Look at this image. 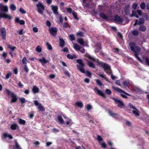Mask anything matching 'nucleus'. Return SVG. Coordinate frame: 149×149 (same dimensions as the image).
Listing matches in <instances>:
<instances>
[{"label": "nucleus", "instance_id": "obj_1", "mask_svg": "<svg viewBox=\"0 0 149 149\" xmlns=\"http://www.w3.org/2000/svg\"><path fill=\"white\" fill-rule=\"evenodd\" d=\"M131 50L134 52V54L137 59L140 61L142 62V60L138 56L139 53L141 51L140 48L138 46L136 45L135 43L131 42L129 44Z\"/></svg>", "mask_w": 149, "mask_h": 149}, {"label": "nucleus", "instance_id": "obj_2", "mask_svg": "<svg viewBox=\"0 0 149 149\" xmlns=\"http://www.w3.org/2000/svg\"><path fill=\"white\" fill-rule=\"evenodd\" d=\"M87 57L91 61H96L97 63H99L101 64L102 66L104 68V70L107 73H110L111 72L110 71V67L108 64L101 62H100L98 60L95 59L94 58L91 57L89 55H87Z\"/></svg>", "mask_w": 149, "mask_h": 149}, {"label": "nucleus", "instance_id": "obj_3", "mask_svg": "<svg viewBox=\"0 0 149 149\" xmlns=\"http://www.w3.org/2000/svg\"><path fill=\"white\" fill-rule=\"evenodd\" d=\"M77 62L79 64L77 65V68L80 71L83 73H85V70L84 68V64L83 63L82 60L81 59H79L77 60Z\"/></svg>", "mask_w": 149, "mask_h": 149}, {"label": "nucleus", "instance_id": "obj_4", "mask_svg": "<svg viewBox=\"0 0 149 149\" xmlns=\"http://www.w3.org/2000/svg\"><path fill=\"white\" fill-rule=\"evenodd\" d=\"M6 91L7 93L8 97H11L12 98L10 102L13 103L16 102L17 100L16 95L14 93L8 90H6Z\"/></svg>", "mask_w": 149, "mask_h": 149}, {"label": "nucleus", "instance_id": "obj_5", "mask_svg": "<svg viewBox=\"0 0 149 149\" xmlns=\"http://www.w3.org/2000/svg\"><path fill=\"white\" fill-rule=\"evenodd\" d=\"M112 88L115 91H116L118 92L121 93L120 95L123 97L124 98H127V97L125 95L123 94L122 93H124V94L129 96H130V95L129 94L127 93L126 92L124 91L123 90L118 88H116L114 86H112Z\"/></svg>", "mask_w": 149, "mask_h": 149}, {"label": "nucleus", "instance_id": "obj_6", "mask_svg": "<svg viewBox=\"0 0 149 149\" xmlns=\"http://www.w3.org/2000/svg\"><path fill=\"white\" fill-rule=\"evenodd\" d=\"M34 103L35 106L38 107V109L40 111H43L45 110L44 107L41 103H39L37 100H34Z\"/></svg>", "mask_w": 149, "mask_h": 149}, {"label": "nucleus", "instance_id": "obj_7", "mask_svg": "<svg viewBox=\"0 0 149 149\" xmlns=\"http://www.w3.org/2000/svg\"><path fill=\"white\" fill-rule=\"evenodd\" d=\"M38 9V12L41 14H42L43 11L45 9V8L43 5L41 3H39L36 5Z\"/></svg>", "mask_w": 149, "mask_h": 149}, {"label": "nucleus", "instance_id": "obj_8", "mask_svg": "<svg viewBox=\"0 0 149 149\" xmlns=\"http://www.w3.org/2000/svg\"><path fill=\"white\" fill-rule=\"evenodd\" d=\"M112 99L114 101L116 104H118V106L120 108H121L124 106V104L122 101L117 98L113 97Z\"/></svg>", "mask_w": 149, "mask_h": 149}, {"label": "nucleus", "instance_id": "obj_9", "mask_svg": "<svg viewBox=\"0 0 149 149\" xmlns=\"http://www.w3.org/2000/svg\"><path fill=\"white\" fill-rule=\"evenodd\" d=\"M6 32L5 29L4 27L1 28L0 29V36L2 37L3 40L5 39Z\"/></svg>", "mask_w": 149, "mask_h": 149}, {"label": "nucleus", "instance_id": "obj_10", "mask_svg": "<svg viewBox=\"0 0 149 149\" xmlns=\"http://www.w3.org/2000/svg\"><path fill=\"white\" fill-rule=\"evenodd\" d=\"M49 31L51 34L54 36H55L56 35L57 31L56 28L51 27L49 28Z\"/></svg>", "mask_w": 149, "mask_h": 149}, {"label": "nucleus", "instance_id": "obj_11", "mask_svg": "<svg viewBox=\"0 0 149 149\" xmlns=\"http://www.w3.org/2000/svg\"><path fill=\"white\" fill-rule=\"evenodd\" d=\"M0 9L1 11L5 12H7L8 11V8L7 6L2 3H0Z\"/></svg>", "mask_w": 149, "mask_h": 149}, {"label": "nucleus", "instance_id": "obj_12", "mask_svg": "<svg viewBox=\"0 0 149 149\" xmlns=\"http://www.w3.org/2000/svg\"><path fill=\"white\" fill-rule=\"evenodd\" d=\"M94 90L95 91H96L97 92V93L99 95L102 96L105 98H106V95L102 91L98 90V88H95Z\"/></svg>", "mask_w": 149, "mask_h": 149}, {"label": "nucleus", "instance_id": "obj_13", "mask_svg": "<svg viewBox=\"0 0 149 149\" xmlns=\"http://www.w3.org/2000/svg\"><path fill=\"white\" fill-rule=\"evenodd\" d=\"M124 10L126 14L127 15H129L131 11L130 5H127L124 8Z\"/></svg>", "mask_w": 149, "mask_h": 149}, {"label": "nucleus", "instance_id": "obj_14", "mask_svg": "<svg viewBox=\"0 0 149 149\" xmlns=\"http://www.w3.org/2000/svg\"><path fill=\"white\" fill-rule=\"evenodd\" d=\"M38 60L43 66H44L45 63L49 62V61L46 60L44 57H43L39 59Z\"/></svg>", "mask_w": 149, "mask_h": 149}, {"label": "nucleus", "instance_id": "obj_15", "mask_svg": "<svg viewBox=\"0 0 149 149\" xmlns=\"http://www.w3.org/2000/svg\"><path fill=\"white\" fill-rule=\"evenodd\" d=\"M51 7L54 14L56 15H58V6H54V5H52L51 6Z\"/></svg>", "mask_w": 149, "mask_h": 149}, {"label": "nucleus", "instance_id": "obj_16", "mask_svg": "<svg viewBox=\"0 0 149 149\" xmlns=\"http://www.w3.org/2000/svg\"><path fill=\"white\" fill-rule=\"evenodd\" d=\"M114 20L120 23H122L123 20L119 16L116 15L114 16Z\"/></svg>", "mask_w": 149, "mask_h": 149}, {"label": "nucleus", "instance_id": "obj_17", "mask_svg": "<svg viewBox=\"0 0 149 149\" xmlns=\"http://www.w3.org/2000/svg\"><path fill=\"white\" fill-rule=\"evenodd\" d=\"M8 18L9 19H10L11 18L10 16L4 13H0V18Z\"/></svg>", "mask_w": 149, "mask_h": 149}, {"label": "nucleus", "instance_id": "obj_18", "mask_svg": "<svg viewBox=\"0 0 149 149\" xmlns=\"http://www.w3.org/2000/svg\"><path fill=\"white\" fill-rule=\"evenodd\" d=\"M144 22V19L143 18H140L139 22H138L137 19L135 20V23L134 24V26H135L136 24L140 25L143 24Z\"/></svg>", "mask_w": 149, "mask_h": 149}, {"label": "nucleus", "instance_id": "obj_19", "mask_svg": "<svg viewBox=\"0 0 149 149\" xmlns=\"http://www.w3.org/2000/svg\"><path fill=\"white\" fill-rule=\"evenodd\" d=\"M95 47L96 48H97V49L95 50V53L99 52L101 50V45L100 43H97Z\"/></svg>", "mask_w": 149, "mask_h": 149}, {"label": "nucleus", "instance_id": "obj_20", "mask_svg": "<svg viewBox=\"0 0 149 149\" xmlns=\"http://www.w3.org/2000/svg\"><path fill=\"white\" fill-rule=\"evenodd\" d=\"M32 90L34 93H38L39 91V88L36 86H33Z\"/></svg>", "mask_w": 149, "mask_h": 149}, {"label": "nucleus", "instance_id": "obj_21", "mask_svg": "<svg viewBox=\"0 0 149 149\" xmlns=\"http://www.w3.org/2000/svg\"><path fill=\"white\" fill-rule=\"evenodd\" d=\"M2 135L3 138H6L7 137L10 139H13V137L12 135L8 133H4Z\"/></svg>", "mask_w": 149, "mask_h": 149}, {"label": "nucleus", "instance_id": "obj_22", "mask_svg": "<svg viewBox=\"0 0 149 149\" xmlns=\"http://www.w3.org/2000/svg\"><path fill=\"white\" fill-rule=\"evenodd\" d=\"M8 47L10 48L12 50L11 51H10V54L11 56H13V52L15 49H16V48L15 46H12L11 45H8Z\"/></svg>", "mask_w": 149, "mask_h": 149}, {"label": "nucleus", "instance_id": "obj_23", "mask_svg": "<svg viewBox=\"0 0 149 149\" xmlns=\"http://www.w3.org/2000/svg\"><path fill=\"white\" fill-rule=\"evenodd\" d=\"M88 64L90 67L93 68H95V65L94 63L91 61H87Z\"/></svg>", "mask_w": 149, "mask_h": 149}, {"label": "nucleus", "instance_id": "obj_24", "mask_svg": "<svg viewBox=\"0 0 149 149\" xmlns=\"http://www.w3.org/2000/svg\"><path fill=\"white\" fill-rule=\"evenodd\" d=\"M129 15L130 17L135 16L137 18H138L139 17L138 15H136V12L134 10L132 11V14H130Z\"/></svg>", "mask_w": 149, "mask_h": 149}, {"label": "nucleus", "instance_id": "obj_25", "mask_svg": "<svg viewBox=\"0 0 149 149\" xmlns=\"http://www.w3.org/2000/svg\"><path fill=\"white\" fill-rule=\"evenodd\" d=\"M67 57L69 59H73L74 58H77V56L75 54L73 55H71L70 54H68L67 55Z\"/></svg>", "mask_w": 149, "mask_h": 149}, {"label": "nucleus", "instance_id": "obj_26", "mask_svg": "<svg viewBox=\"0 0 149 149\" xmlns=\"http://www.w3.org/2000/svg\"><path fill=\"white\" fill-rule=\"evenodd\" d=\"M81 46L79 45H78L73 43V47L76 51H79Z\"/></svg>", "mask_w": 149, "mask_h": 149}, {"label": "nucleus", "instance_id": "obj_27", "mask_svg": "<svg viewBox=\"0 0 149 149\" xmlns=\"http://www.w3.org/2000/svg\"><path fill=\"white\" fill-rule=\"evenodd\" d=\"M146 29V27L143 25L141 26L139 29V30L142 31H145Z\"/></svg>", "mask_w": 149, "mask_h": 149}, {"label": "nucleus", "instance_id": "obj_28", "mask_svg": "<svg viewBox=\"0 0 149 149\" xmlns=\"http://www.w3.org/2000/svg\"><path fill=\"white\" fill-rule=\"evenodd\" d=\"M60 45L62 47L65 45V41L62 38H60Z\"/></svg>", "mask_w": 149, "mask_h": 149}, {"label": "nucleus", "instance_id": "obj_29", "mask_svg": "<svg viewBox=\"0 0 149 149\" xmlns=\"http://www.w3.org/2000/svg\"><path fill=\"white\" fill-rule=\"evenodd\" d=\"M75 104L77 105L78 107L81 108L83 106V104L81 102H77L75 103Z\"/></svg>", "mask_w": 149, "mask_h": 149}, {"label": "nucleus", "instance_id": "obj_30", "mask_svg": "<svg viewBox=\"0 0 149 149\" xmlns=\"http://www.w3.org/2000/svg\"><path fill=\"white\" fill-rule=\"evenodd\" d=\"M133 113L136 116H139V111L136 109H135L133 111Z\"/></svg>", "mask_w": 149, "mask_h": 149}, {"label": "nucleus", "instance_id": "obj_31", "mask_svg": "<svg viewBox=\"0 0 149 149\" xmlns=\"http://www.w3.org/2000/svg\"><path fill=\"white\" fill-rule=\"evenodd\" d=\"M58 119L59 122L61 124H63L64 123L63 120L62 118V117L60 116H58L57 117Z\"/></svg>", "mask_w": 149, "mask_h": 149}, {"label": "nucleus", "instance_id": "obj_32", "mask_svg": "<svg viewBox=\"0 0 149 149\" xmlns=\"http://www.w3.org/2000/svg\"><path fill=\"white\" fill-rule=\"evenodd\" d=\"M72 13L74 17V18L76 20H78V18L77 16V13L74 11H72Z\"/></svg>", "mask_w": 149, "mask_h": 149}, {"label": "nucleus", "instance_id": "obj_33", "mask_svg": "<svg viewBox=\"0 0 149 149\" xmlns=\"http://www.w3.org/2000/svg\"><path fill=\"white\" fill-rule=\"evenodd\" d=\"M100 16L104 19H107V17L103 13H100Z\"/></svg>", "mask_w": 149, "mask_h": 149}, {"label": "nucleus", "instance_id": "obj_34", "mask_svg": "<svg viewBox=\"0 0 149 149\" xmlns=\"http://www.w3.org/2000/svg\"><path fill=\"white\" fill-rule=\"evenodd\" d=\"M146 5L144 2L141 3L140 5V7L142 9H144L146 8Z\"/></svg>", "mask_w": 149, "mask_h": 149}, {"label": "nucleus", "instance_id": "obj_35", "mask_svg": "<svg viewBox=\"0 0 149 149\" xmlns=\"http://www.w3.org/2000/svg\"><path fill=\"white\" fill-rule=\"evenodd\" d=\"M17 127V125L16 124L12 125L10 127V128L12 130H15Z\"/></svg>", "mask_w": 149, "mask_h": 149}, {"label": "nucleus", "instance_id": "obj_36", "mask_svg": "<svg viewBox=\"0 0 149 149\" xmlns=\"http://www.w3.org/2000/svg\"><path fill=\"white\" fill-rule=\"evenodd\" d=\"M78 42L81 45H83L84 44V41L82 38L78 39L77 40Z\"/></svg>", "mask_w": 149, "mask_h": 149}, {"label": "nucleus", "instance_id": "obj_37", "mask_svg": "<svg viewBox=\"0 0 149 149\" xmlns=\"http://www.w3.org/2000/svg\"><path fill=\"white\" fill-rule=\"evenodd\" d=\"M10 8L13 11H14L16 9L15 6L13 4H11L10 5Z\"/></svg>", "mask_w": 149, "mask_h": 149}, {"label": "nucleus", "instance_id": "obj_38", "mask_svg": "<svg viewBox=\"0 0 149 149\" xmlns=\"http://www.w3.org/2000/svg\"><path fill=\"white\" fill-rule=\"evenodd\" d=\"M77 35L78 36L83 37L84 36V34L83 32L81 31H79L77 33Z\"/></svg>", "mask_w": 149, "mask_h": 149}, {"label": "nucleus", "instance_id": "obj_39", "mask_svg": "<svg viewBox=\"0 0 149 149\" xmlns=\"http://www.w3.org/2000/svg\"><path fill=\"white\" fill-rule=\"evenodd\" d=\"M109 114L112 117H115L117 116V114L115 113H114L112 111H109Z\"/></svg>", "mask_w": 149, "mask_h": 149}, {"label": "nucleus", "instance_id": "obj_40", "mask_svg": "<svg viewBox=\"0 0 149 149\" xmlns=\"http://www.w3.org/2000/svg\"><path fill=\"white\" fill-rule=\"evenodd\" d=\"M36 50L38 52H40L42 50L41 47L39 45H38L36 48Z\"/></svg>", "mask_w": 149, "mask_h": 149}, {"label": "nucleus", "instance_id": "obj_41", "mask_svg": "<svg viewBox=\"0 0 149 149\" xmlns=\"http://www.w3.org/2000/svg\"><path fill=\"white\" fill-rule=\"evenodd\" d=\"M69 38L71 41L74 40H75V37L73 34H70L69 36Z\"/></svg>", "mask_w": 149, "mask_h": 149}, {"label": "nucleus", "instance_id": "obj_42", "mask_svg": "<svg viewBox=\"0 0 149 149\" xmlns=\"http://www.w3.org/2000/svg\"><path fill=\"white\" fill-rule=\"evenodd\" d=\"M132 33L134 36H136L138 34V31L137 30H134L132 31Z\"/></svg>", "mask_w": 149, "mask_h": 149}, {"label": "nucleus", "instance_id": "obj_43", "mask_svg": "<svg viewBox=\"0 0 149 149\" xmlns=\"http://www.w3.org/2000/svg\"><path fill=\"white\" fill-rule=\"evenodd\" d=\"M12 75V73L8 72V73L6 75L5 79H8L10 76Z\"/></svg>", "mask_w": 149, "mask_h": 149}, {"label": "nucleus", "instance_id": "obj_44", "mask_svg": "<svg viewBox=\"0 0 149 149\" xmlns=\"http://www.w3.org/2000/svg\"><path fill=\"white\" fill-rule=\"evenodd\" d=\"M98 75L107 81V79L106 78V76L104 75V74H99Z\"/></svg>", "mask_w": 149, "mask_h": 149}, {"label": "nucleus", "instance_id": "obj_45", "mask_svg": "<svg viewBox=\"0 0 149 149\" xmlns=\"http://www.w3.org/2000/svg\"><path fill=\"white\" fill-rule=\"evenodd\" d=\"M138 5V4L137 3H134L132 4V8L134 9H136V8Z\"/></svg>", "mask_w": 149, "mask_h": 149}, {"label": "nucleus", "instance_id": "obj_46", "mask_svg": "<svg viewBox=\"0 0 149 149\" xmlns=\"http://www.w3.org/2000/svg\"><path fill=\"white\" fill-rule=\"evenodd\" d=\"M19 123L20 124L24 125L25 123V121L24 120L20 119L19 120Z\"/></svg>", "mask_w": 149, "mask_h": 149}, {"label": "nucleus", "instance_id": "obj_47", "mask_svg": "<svg viewBox=\"0 0 149 149\" xmlns=\"http://www.w3.org/2000/svg\"><path fill=\"white\" fill-rule=\"evenodd\" d=\"M96 81L97 83L100 86H101L103 85L102 84L101 82L98 79L96 80Z\"/></svg>", "mask_w": 149, "mask_h": 149}, {"label": "nucleus", "instance_id": "obj_48", "mask_svg": "<svg viewBox=\"0 0 149 149\" xmlns=\"http://www.w3.org/2000/svg\"><path fill=\"white\" fill-rule=\"evenodd\" d=\"M46 45L47 46V48L49 50H51L52 49V47L51 45L49 44V43L48 42H47L46 43Z\"/></svg>", "mask_w": 149, "mask_h": 149}, {"label": "nucleus", "instance_id": "obj_49", "mask_svg": "<svg viewBox=\"0 0 149 149\" xmlns=\"http://www.w3.org/2000/svg\"><path fill=\"white\" fill-rule=\"evenodd\" d=\"M99 144L102 147L105 148L106 147V144L104 142L99 143Z\"/></svg>", "mask_w": 149, "mask_h": 149}, {"label": "nucleus", "instance_id": "obj_50", "mask_svg": "<svg viewBox=\"0 0 149 149\" xmlns=\"http://www.w3.org/2000/svg\"><path fill=\"white\" fill-rule=\"evenodd\" d=\"M19 99L20 102L22 103H24L26 102L25 99L24 98H19Z\"/></svg>", "mask_w": 149, "mask_h": 149}, {"label": "nucleus", "instance_id": "obj_51", "mask_svg": "<svg viewBox=\"0 0 149 149\" xmlns=\"http://www.w3.org/2000/svg\"><path fill=\"white\" fill-rule=\"evenodd\" d=\"M33 31L35 33H37L38 31V29L37 27H34L33 28Z\"/></svg>", "mask_w": 149, "mask_h": 149}, {"label": "nucleus", "instance_id": "obj_52", "mask_svg": "<svg viewBox=\"0 0 149 149\" xmlns=\"http://www.w3.org/2000/svg\"><path fill=\"white\" fill-rule=\"evenodd\" d=\"M79 51L81 53H85V49L82 47H81Z\"/></svg>", "mask_w": 149, "mask_h": 149}, {"label": "nucleus", "instance_id": "obj_53", "mask_svg": "<svg viewBox=\"0 0 149 149\" xmlns=\"http://www.w3.org/2000/svg\"><path fill=\"white\" fill-rule=\"evenodd\" d=\"M22 62L24 64H26L27 62V61L25 57H24L22 59Z\"/></svg>", "mask_w": 149, "mask_h": 149}, {"label": "nucleus", "instance_id": "obj_54", "mask_svg": "<svg viewBox=\"0 0 149 149\" xmlns=\"http://www.w3.org/2000/svg\"><path fill=\"white\" fill-rule=\"evenodd\" d=\"M106 93L108 95H110L111 93V91L109 89H106L105 91Z\"/></svg>", "mask_w": 149, "mask_h": 149}, {"label": "nucleus", "instance_id": "obj_55", "mask_svg": "<svg viewBox=\"0 0 149 149\" xmlns=\"http://www.w3.org/2000/svg\"><path fill=\"white\" fill-rule=\"evenodd\" d=\"M20 12L22 14H25L26 13V11H25L23 9L20 8L19 9Z\"/></svg>", "mask_w": 149, "mask_h": 149}, {"label": "nucleus", "instance_id": "obj_56", "mask_svg": "<svg viewBox=\"0 0 149 149\" xmlns=\"http://www.w3.org/2000/svg\"><path fill=\"white\" fill-rule=\"evenodd\" d=\"M145 61L146 64L149 66V58L146 57L145 58Z\"/></svg>", "mask_w": 149, "mask_h": 149}, {"label": "nucleus", "instance_id": "obj_57", "mask_svg": "<svg viewBox=\"0 0 149 149\" xmlns=\"http://www.w3.org/2000/svg\"><path fill=\"white\" fill-rule=\"evenodd\" d=\"M129 84V82L127 81H124L123 82V84L125 87L126 86H127Z\"/></svg>", "mask_w": 149, "mask_h": 149}, {"label": "nucleus", "instance_id": "obj_58", "mask_svg": "<svg viewBox=\"0 0 149 149\" xmlns=\"http://www.w3.org/2000/svg\"><path fill=\"white\" fill-rule=\"evenodd\" d=\"M86 107L88 110H89L91 109L92 107L91 106L90 104H87L86 106Z\"/></svg>", "mask_w": 149, "mask_h": 149}, {"label": "nucleus", "instance_id": "obj_59", "mask_svg": "<svg viewBox=\"0 0 149 149\" xmlns=\"http://www.w3.org/2000/svg\"><path fill=\"white\" fill-rule=\"evenodd\" d=\"M58 17L60 22L61 23H62L63 22V20L62 15L59 14L58 15Z\"/></svg>", "mask_w": 149, "mask_h": 149}, {"label": "nucleus", "instance_id": "obj_60", "mask_svg": "<svg viewBox=\"0 0 149 149\" xmlns=\"http://www.w3.org/2000/svg\"><path fill=\"white\" fill-rule=\"evenodd\" d=\"M46 24L47 26L50 27L51 26V23L49 21L47 20L46 22Z\"/></svg>", "mask_w": 149, "mask_h": 149}, {"label": "nucleus", "instance_id": "obj_61", "mask_svg": "<svg viewBox=\"0 0 149 149\" xmlns=\"http://www.w3.org/2000/svg\"><path fill=\"white\" fill-rule=\"evenodd\" d=\"M97 139L98 141H100L102 140V138L100 135L97 136Z\"/></svg>", "mask_w": 149, "mask_h": 149}, {"label": "nucleus", "instance_id": "obj_62", "mask_svg": "<svg viewBox=\"0 0 149 149\" xmlns=\"http://www.w3.org/2000/svg\"><path fill=\"white\" fill-rule=\"evenodd\" d=\"M23 29H21L20 30H19L17 31V32L20 35H22L23 34Z\"/></svg>", "mask_w": 149, "mask_h": 149}, {"label": "nucleus", "instance_id": "obj_63", "mask_svg": "<svg viewBox=\"0 0 149 149\" xmlns=\"http://www.w3.org/2000/svg\"><path fill=\"white\" fill-rule=\"evenodd\" d=\"M115 83L117 85H118L119 86H120L121 84H120V82L119 80H116L115 81Z\"/></svg>", "mask_w": 149, "mask_h": 149}, {"label": "nucleus", "instance_id": "obj_64", "mask_svg": "<svg viewBox=\"0 0 149 149\" xmlns=\"http://www.w3.org/2000/svg\"><path fill=\"white\" fill-rule=\"evenodd\" d=\"M86 74L88 77H91V73L90 72L88 71H87L86 72Z\"/></svg>", "mask_w": 149, "mask_h": 149}]
</instances>
